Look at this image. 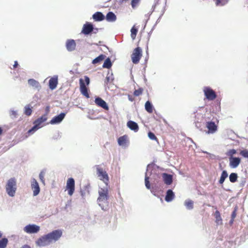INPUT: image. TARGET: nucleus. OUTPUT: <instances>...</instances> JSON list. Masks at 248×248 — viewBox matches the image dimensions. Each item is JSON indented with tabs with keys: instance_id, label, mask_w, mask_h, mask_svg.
I'll return each instance as SVG.
<instances>
[{
	"instance_id": "f257e3e1",
	"label": "nucleus",
	"mask_w": 248,
	"mask_h": 248,
	"mask_svg": "<svg viewBox=\"0 0 248 248\" xmlns=\"http://www.w3.org/2000/svg\"><path fill=\"white\" fill-rule=\"evenodd\" d=\"M99 196L97 199L98 205L101 209L106 211L108 208V186H105L103 187L99 188L98 190Z\"/></svg>"
},
{
	"instance_id": "f03ea898",
	"label": "nucleus",
	"mask_w": 248,
	"mask_h": 248,
	"mask_svg": "<svg viewBox=\"0 0 248 248\" xmlns=\"http://www.w3.org/2000/svg\"><path fill=\"white\" fill-rule=\"evenodd\" d=\"M17 189L16 180L15 177L9 179L5 185V190L7 194L11 197L15 195Z\"/></svg>"
},
{
	"instance_id": "7ed1b4c3",
	"label": "nucleus",
	"mask_w": 248,
	"mask_h": 248,
	"mask_svg": "<svg viewBox=\"0 0 248 248\" xmlns=\"http://www.w3.org/2000/svg\"><path fill=\"white\" fill-rule=\"evenodd\" d=\"M96 173L99 179L103 181L105 184V186H108V182L109 178L107 172L104 170L102 168H100L99 166H96Z\"/></svg>"
},
{
	"instance_id": "20e7f679",
	"label": "nucleus",
	"mask_w": 248,
	"mask_h": 248,
	"mask_svg": "<svg viewBox=\"0 0 248 248\" xmlns=\"http://www.w3.org/2000/svg\"><path fill=\"white\" fill-rule=\"evenodd\" d=\"M62 231L59 229L54 230L46 234L51 243L58 241L62 237Z\"/></svg>"
},
{
	"instance_id": "39448f33",
	"label": "nucleus",
	"mask_w": 248,
	"mask_h": 248,
	"mask_svg": "<svg viewBox=\"0 0 248 248\" xmlns=\"http://www.w3.org/2000/svg\"><path fill=\"white\" fill-rule=\"evenodd\" d=\"M203 92L206 98L209 101L214 100L217 97L216 92L210 87H204Z\"/></svg>"
},
{
	"instance_id": "423d86ee",
	"label": "nucleus",
	"mask_w": 248,
	"mask_h": 248,
	"mask_svg": "<svg viewBox=\"0 0 248 248\" xmlns=\"http://www.w3.org/2000/svg\"><path fill=\"white\" fill-rule=\"evenodd\" d=\"M142 56V49L140 47L135 48L132 54H131V59L132 62L134 64H137Z\"/></svg>"
},
{
	"instance_id": "0eeeda50",
	"label": "nucleus",
	"mask_w": 248,
	"mask_h": 248,
	"mask_svg": "<svg viewBox=\"0 0 248 248\" xmlns=\"http://www.w3.org/2000/svg\"><path fill=\"white\" fill-rule=\"evenodd\" d=\"M37 246L40 247H46L51 244L46 234L44 235L39 238L35 242Z\"/></svg>"
},
{
	"instance_id": "6e6552de",
	"label": "nucleus",
	"mask_w": 248,
	"mask_h": 248,
	"mask_svg": "<svg viewBox=\"0 0 248 248\" xmlns=\"http://www.w3.org/2000/svg\"><path fill=\"white\" fill-rule=\"evenodd\" d=\"M40 228L36 224H29L23 229L25 232L29 234L36 233L40 231Z\"/></svg>"
},
{
	"instance_id": "1a4fd4ad",
	"label": "nucleus",
	"mask_w": 248,
	"mask_h": 248,
	"mask_svg": "<svg viewBox=\"0 0 248 248\" xmlns=\"http://www.w3.org/2000/svg\"><path fill=\"white\" fill-rule=\"evenodd\" d=\"M93 31V25L91 22H86L83 26L81 33L85 35H89Z\"/></svg>"
},
{
	"instance_id": "9d476101",
	"label": "nucleus",
	"mask_w": 248,
	"mask_h": 248,
	"mask_svg": "<svg viewBox=\"0 0 248 248\" xmlns=\"http://www.w3.org/2000/svg\"><path fill=\"white\" fill-rule=\"evenodd\" d=\"M75 184V180L73 178H70L68 179L66 183V189L70 196H72L74 192Z\"/></svg>"
},
{
	"instance_id": "9b49d317",
	"label": "nucleus",
	"mask_w": 248,
	"mask_h": 248,
	"mask_svg": "<svg viewBox=\"0 0 248 248\" xmlns=\"http://www.w3.org/2000/svg\"><path fill=\"white\" fill-rule=\"evenodd\" d=\"M206 127L208 129V131L206 132L208 134H214L217 130V126L215 122L213 121H209L206 123Z\"/></svg>"
},
{
	"instance_id": "f8f14e48",
	"label": "nucleus",
	"mask_w": 248,
	"mask_h": 248,
	"mask_svg": "<svg viewBox=\"0 0 248 248\" xmlns=\"http://www.w3.org/2000/svg\"><path fill=\"white\" fill-rule=\"evenodd\" d=\"M31 188L33 190V195L36 196L39 194L40 188L38 183L36 180L32 178L31 180Z\"/></svg>"
},
{
	"instance_id": "ddd939ff",
	"label": "nucleus",
	"mask_w": 248,
	"mask_h": 248,
	"mask_svg": "<svg viewBox=\"0 0 248 248\" xmlns=\"http://www.w3.org/2000/svg\"><path fill=\"white\" fill-rule=\"evenodd\" d=\"M66 116L65 112H61L60 114L54 116L50 121L51 124H57L61 123Z\"/></svg>"
},
{
	"instance_id": "4468645a",
	"label": "nucleus",
	"mask_w": 248,
	"mask_h": 248,
	"mask_svg": "<svg viewBox=\"0 0 248 248\" xmlns=\"http://www.w3.org/2000/svg\"><path fill=\"white\" fill-rule=\"evenodd\" d=\"M65 47L67 50L69 52H72L76 49V43L74 39H67L65 43Z\"/></svg>"
},
{
	"instance_id": "2eb2a0df",
	"label": "nucleus",
	"mask_w": 248,
	"mask_h": 248,
	"mask_svg": "<svg viewBox=\"0 0 248 248\" xmlns=\"http://www.w3.org/2000/svg\"><path fill=\"white\" fill-rule=\"evenodd\" d=\"M94 102L96 105L103 108L105 110H108L109 109V107L107 103L101 97H96L95 98Z\"/></svg>"
},
{
	"instance_id": "dca6fc26",
	"label": "nucleus",
	"mask_w": 248,
	"mask_h": 248,
	"mask_svg": "<svg viewBox=\"0 0 248 248\" xmlns=\"http://www.w3.org/2000/svg\"><path fill=\"white\" fill-rule=\"evenodd\" d=\"M80 90L81 93L86 98H90L87 88L85 86V83L82 78L79 79Z\"/></svg>"
},
{
	"instance_id": "f3484780",
	"label": "nucleus",
	"mask_w": 248,
	"mask_h": 248,
	"mask_svg": "<svg viewBox=\"0 0 248 248\" xmlns=\"http://www.w3.org/2000/svg\"><path fill=\"white\" fill-rule=\"evenodd\" d=\"M229 166L231 168H236L241 162V158L239 157L229 158Z\"/></svg>"
},
{
	"instance_id": "a211bd4d",
	"label": "nucleus",
	"mask_w": 248,
	"mask_h": 248,
	"mask_svg": "<svg viewBox=\"0 0 248 248\" xmlns=\"http://www.w3.org/2000/svg\"><path fill=\"white\" fill-rule=\"evenodd\" d=\"M58 83V76H54L51 78L49 80L48 85L49 88L53 90L57 87Z\"/></svg>"
},
{
	"instance_id": "6ab92c4d",
	"label": "nucleus",
	"mask_w": 248,
	"mask_h": 248,
	"mask_svg": "<svg viewBox=\"0 0 248 248\" xmlns=\"http://www.w3.org/2000/svg\"><path fill=\"white\" fill-rule=\"evenodd\" d=\"M162 179L164 183L167 185H170L173 182V177L171 174L167 173L162 174Z\"/></svg>"
},
{
	"instance_id": "aec40b11",
	"label": "nucleus",
	"mask_w": 248,
	"mask_h": 248,
	"mask_svg": "<svg viewBox=\"0 0 248 248\" xmlns=\"http://www.w3.org/2000/svg\"><path fill=\"white\" fill-rule=\"evenodd\" d=\"M28 84L33 88L37 89L38 91H40L41 89V86L39 82L31 78L28 80Z\"/></svg>"
},
{
	"instance_id": "412c9836",
	"label": "nucleus",
	"mask_w": 248,
	"mask_h": 248,
	"mask_svg": "<svg viewBox=\"0 0 248 248\" xmlns=\"http://www.w3.org/2000/svg\"><path fill=\"white\" fill-rule=\"evenodd\" d=\"M127 127L131 130L136 132L138 131L139 127L138 124L133 121H128L127 123Z\"/></svg>"
},
{
	"instance_id": "4be33fe9",
	"label": "nucleus",
	"mask_w": 248,
	"mask_h": 248,
	"mask_svg": "<svg viewBox=\"0 0 248 248\" xmlns=\"http://www.w3.org/2000/svg\"><path fill=\"white\" fill-rule=\"evenodd\" d=\"M95 21H102L105 18V16L101 12H96L92 16Z\"/></svg>"
},
{
	"instance_id": "5701e85b",
	"label": "nucleus",
	"mask_w": 248,
	"mask_h": 248,
	"mask_svg": "<svg viewBox=\"0 0 248 248\" xmlns=\"http://www.w3.org/2000/svg\"><path fill=\"white\" fill-rule=\"evenodd\" d=\"M175 197V194L173 192V191L169 189H168L166 192V194L165 197V200L168 202H171L173 199Z\"/></svg>"
},
{
	"instance_id": "b1692460",
	"label": "nucleus",
	"mask_w": 248,
	"mask_h": 248,
	"mask_svg": "<svg viewBox=\"0 0 248 248\" xmlns=\"http://www.w3.org/2000/svg\"><path fill=\"white\" fill-rule=\"evenodd\" d=\"M46 120L47 118L46 116L45 115H42L34 121L33 122V124H35L39 127L41 128L42 124L46 121Z\"/></svg>"
},
{
	"instance_id": "393cba45",
	"label": "nucleus",
	"mask_w": 248,
	"mask_h": 248,
	"mask_svg": "<svg viewBox=\"0 0 248 248\" xmlns=\"http://www.w3.org/2000/svg\"><path fill=\"white\" fill-rule=\"evenodd\" d=\"M106 19L108 22H113L116 20L117 17L112 12H109L106 16Z\"/></svg>"
},
{
	"instance_id": "a878e982",
	"label": "nucleus",
	"mask_w": 248,
	"mask_h": 248,
	"mask_svg": "<svg viewBox=\"0 0 248 248\" xmlns=\"http://www.w3.org/2000/svg\"><path fill=\"white\" fill-rule=\"evenodd\" d=\"M154 107L150 101H147L145 104V109L148 113H152Z\"/></svg>"
},
{
	"instance_id": "bb28decb",
	"label": "nucleus",
	"mask_w": 248,
	"mask_h": 248,
	"mask_svg": "<svg viewBox=\"0 0 248 248\" xmlns=\"http://www.w3.org/2000/svg\"><path fill=\"white\" fill-rule=\"evenodd\" d=\"M127 139V136L125 135L121 136L118 139V143L120 146H124L126 144Z\"/></svg>"
},
{
	"instance_id": "cd10ccee",
	"label": "nucleus",
	"mask_w": 248,
	"mask_h": 248,
	"mask_svg": "<svg viewBox=\"0 0 248 248\" xmlns=\"http://www.w3.org/2000/svg\"><path fill=\"white\" fill-rule=\"evenodd\" d=\"M228 176V174L227 171L226 170H223L221 172V176L218 181L219 183L220 184H223Z\"/></svg>"
},
{
	"instance_id": "c85d7f7f",
	"label": "nucleus",
	"mask_w": 248,
	"mask_h": 248,
	"mask_svg": "<svg viewBox=\"0 0 248 248\" xmlns=\"http://www.w3.org/2000/svg\"><path fill=\"white\" fill-rule=\"evenodd\" d=\"M105 57L106 56L105 55L101 54L93 60L92 63L93 64L99 63L102 61Z\"/></svg>"
},
{
	"instance_id": "c756f323",
	"label": "nucleus",
	"mask_w": 248,
	"mask_h": 248,
	"mask_svg": "<svg viewBox=\"0 0 248 248\" xmlns=\"http://www.w3.org/2000/svg\"><path fill=\"white\" fill-rule=\"evenodd\" d=\"M112 65L111 60L108 57L105 60L102 66L104 68L109 69L111 67Z\"/></svg>"
},
{
	"instance_id": "7c9ffc66",
	"label": "nucleus",
	"mask_w": 248,
	"mask_h": 248,
	"mask_svg": "<svg viewBox=\"0 0 248 248\" xmlns=\"http://www.w3.org/2000/svg\"><path fill=\"white\" fill-rule=\"evenodd\" d=\"M184 205L187 210H192L193 208V202L191 200H186Z\"/></svg>"
},
{
	"instance_id": "2f4dec72",
	"label": "nucleus",
	"mask_w": 248,
	"mask_h": 248,
	"mask_svg": "<svg viewBox=\"0 0 248 248\" xmlns=\"http://www.w3.org/2000/svg\"><path fill=\"white\" fill-rule=\"evenodd\" d=\"M238 175L235 172L231 173L229 175V180L231 183H234L237 181Z\"/></svg>"
},
{
	"instance_id": "473e14b6",
	"label": "nucleus",
	"mask_w": 248,
	"mask_h": 248,
	"mask_svg": "<svg viewBox=\"0 0 248 248\" xmlns=\"http://www.w3.org/2000/svg\"><path fill=\"white\" fill-rule=\"evenodd\" d=\"M32 112L30 105H27L24 107V113L27 116H30Z\"/></svg>"
},
{
	"instance_id": "72a5a7b5",
	"label": "nucleus",
	"mask_w": 248,
	"mask_h": 248,
	"mask_svg": "<svg viewBox=\"0 0 248 248\" xmlns=\"http://www.w3.org/2000/svg\"><path fill=\"white\" fill-rule=\"evenodd\" d=\"M46 173V170L44 169L40 171V172L39 174V179L44 185H45V176Z\"/></svg>"
},
{
	"instance_id": "f704fd0d",
	"label": "nucleus",
	"mask_w": 248,
	"mask_h": 248,
	"mask_svg": "<svg viewBox=\"0 0 248 248\" xmlns=\"http://www.w3.org/2000/svg\"><path fill=\"white\" fill-rule=\"evenodd\" d=\"M8 243L7 238L4 237L0 239V248H6Z\"/></svg>"
},
{
	"instance_id": "c9c22d12",
	"label": "nucleus",
	"mask_w": 248,
	"mask_h": 248,
	"mask_svg": "<svg viewBox=\"0 0 248 248\" xmlns=\"http://www.w3.org/2000/svg\"><path fill=\"white\" fill-rule=\"evenodd\" d=\"M237 153V151L234 149H230L228 150L226 153V155H227L229 158H232L234 157L233 156L234 155H235Z\"/></svg>"
},
{
	"instance_id": "e433bc0d",
	"label": "nucleus",
	"mask_w": 248,
	"mask_h": 248,
	"mask_svg": "<svg viewBox=\"0 0 248 248\" xmlns=\"http://www.w3.org/2000/svg\"><path fill=\"white\" fill-rule=\"evenodd\" d=\"M216 222L219 224L221 223L222 219L220 216V213L217 210L215 213Z\"/></svg>"
},
{
	"instance_id": "4c0bfd02",
	"label": "nucleus",
	"mask_w": 248,
	"mask_h": 248,
	"mask_svg": "<svg viewBox=\"0 0 248 248\" xmlns=\"http://www.w3.org/2000/svg\"><path fill=\"white\" fill-rule=\"evenodd\" d=\"M145 185L147 189H151V187L149 182V177L148 176V172H146L145 176Z\"/></svg>"
},
{
	"instance_id": "58836bf2",
	"label": "nucleus",
	"mask_w": 248,
	"mask_h": 248,
	"mask_svg": "<svg viewBox=\"0 0 248 248\" xmlns=\"http://www.w3.org/2000/svg\"><path fill=\"white\" fill-rule=\"evenodd\" d=\"M113 74L112 73H110L109 72H108L106 79L105 80V83L108 84L110 81H112L113 80V78L112 77Z\"/></svg>"
},
{
	"instance_id": "ea45409f",
	"label": "nucleus",
	"mask_w": 248,
	"mask_h": 248,
	"mask_svg": "<svg viewBox=\"0 0 248 248\" xmlns=\"http://www.w3.org/2000/svg\"><path fill=\"white\" fill-rule=\"evenodd\" d=\"M131 36L133 39L136 38L137 33L138 32V29L133 26L131 29Z\"/></svg>"
},
{
	"instance_id": "a19ab883",
	"label": "nucleus",
	"mask_w": 248,
	"mask_h": 248,
	"mask_svg": "<svg viewBox=\"0 0 248 248\" xmlns=\"http://www.w3.org/2000/svg\"><path fill=\"white\" fill-rule=\"evenodd\" d=\"M196 111H194V114L195 115L194 117L195 118V126L197 128H200L201 127V123H199L198 120H196L197 116H201V114L199 113H197V115L195 114Z\"/></svg>"
},
{
	"instance_id": "79ce46f5",
	"label": "nucleus",
	"mask_w": 248,
	"mask_h": 248,
	"mask_svg": "<svg viewBox=\"0 0 248 248\" xmlns=\"http://www.w3.org/2000/svg\"><path fill=\"white\" fill-rule=\"evenodd\" d=\"M229 0H217L216 5L217 6H224L228 3Z\"/></svg>"
},
{
	"instance_id": "37998d69",
	"label": "nucleus",
	"mask_w": 248,
	"mask_h": 248,
	"mask_svg": "<svg viewBox=\"0 0 248 248\" xmlns=\"http://www.w3.org/2000/svg\"><path fill=\"white\" fill-rule=\"evenodd\" d=\"M39 128H40L34 124L33 126L30 130H28V133L29 134H32Z\"/></svg>"
},
{
	"instance_id": "c03bdc74",
	"label": "nucleus",
	"mask_w": 248,
	"mask_h": 248,
	"mask_svg": "<svg viewBox=\"0 0 248 248\" xmlns=\"http://www.w3.org/2000/svg\"><path fill=\"white\" fill-rule=\"evenodd\" d=\"M148 136L149 138L152 140H157V139L155 134L152 132H149L148 133Z\"/></svg>"
},
{
	"instance_id": "a18cd8bd",
	"label": "nucleus",
	"mask_w": 248,
	"mask_h": 248,
	"mask_svg": "<svg viewBox=\"0 0 248 248\" xmlns=\"http://www.w3.org/2000/svg\"><path fill=\"white\" fill-rule=\"evenodd\" d=\"M240 154L245 158H248V150L245 149L241 151Z\"/></svg>"
},
{
	"instance_id": "49530a36",
	"label": "nucleus",
	"mask_w": 248,
	"mask_h": 248,
	"mask_svg": "<svg viewBox=\"0 0 248 248\" xmlns=\"http://www.w3.org/2000/svg\"><path fill=\"white\" fill-rule=\"evenodd\" d=\"M143 91V89L142 88H139L138 90H136L134 92V95L136 96H138L140 95Z\"/></svg>"
},
{
	"instance_id": "de8ad7c7",
	"label": "nucleus",
	"mask_w": 248,
	"mask_h": 248,
	"mask_svg": "<svg viewBox=\"0 0 248 248\" xmlns=\"http://www.w3.org/2000/svg\"><path fill=\"white\" fill-rule=\"evenodd\" d=\"M140 0H132L131 4L133 8H135L139 3Z\"/></svg>"
},
{
	"instance_id": "09e8293b",
	"label": "nucleus",
	"mask_w": 248,
	"mask_h": 248,
	"mask_svg": "<svg viewBox=\"0 0 248 248\" xmlns=\"http://www.w3.org/2000/svg\"><path fill=\"white\" fill-rule=\"evenodd\" d=\"M246 183V178H242L239 183V187H243Z\"/></svg>"
},
{
	"instance_id": "8fccbe9b",
	"label": "nucleus",
	"mask_w": 248,
	"mask_h": 248,
	"mask_svg": "<svg viewBox=\"0 0 248 248\" xmlns=\"http://www.w3.org/2000/svg\"><path fill=\"white\" fill-rule=\"evenodd\" d=\"M202 152L205 154H207L209 155V158H210V159H216L217 158L216 156L214 154H210L206 151H203Z\"/></svg>"
},
{
	"instance_id": "3c124183",
	"label": "nucleus",
	"mask_w": 248,
	"mask_h": 248,
	"mask_svg": "<svg viewBox=\"0 0 248 248\" xmlns=\"http://www.w3.org/2000/svg\"><path fill=\"white\" fill-rule=\"evenodd\" d=\"M237 209V208L236 207H235L232 213L231 218H234L236 217Z\"/></svg>"
},
{
	"instance_id": "603ef678",
	"label": "nucleus",
	"mask_w": 248,
	"mask_h": 248,
	"mask_svg": "<svg viewBox=\"0 0 248 248\" xmlns=\"http://www.w3.org/2000/svg\"><path fill=\"white\" fill-rule=\"evenodd\" d=\"M10 115L11 116H14V118H16L17 115V111L16 110H14L13 109H11L10 110Z\"/></svg>"
},
{
	"instance_id": "864d4df0",
	"label": "nucleus",
	"mask_w": 248,
	"mask_h": 248,
	"mask_svg": "<svg viewBox=\"0 0 248 248\" xmlns=\"http://www.w3.org/2000/svg\"><path fill=\"white\" fill-rule=\"evenodd\" d=\"M84 78H85V82L87 86L89 85L90 83V78L88 76H86L84 77Z\"/></svg>"
},
{
	"instance_id": "5fc2aeb1",
	"label": "nucleus",
	"mask_w": 248,
	"mask_h": 248,
	"mask_svg": "<svg viewBox=\"0 0 248 248\" xmlns=\"http://www.w3.org/2000/svg\"><path fill=\"white\" fill-rule=\"evenodd\" d=\"M80 194H81V196H82V197L83 198H84V197H85V194H86L85 191L84 190H80Z\"/></svg>"
},
{
	"instance_id": "6e6d98bb",
	"label": "nucleus",
	"mask_w": 248,
	"mask_h": 248,
	"mask_svg": "<svg viewBox=\"0 0 248 248\" xmlns=\"http://www.w3.org/2000/svg\"><path fill=\"white\" fill-rule=\"evenodd\" d=\"M18 65V63L17 61H15L14 64L13 65L14 68H16V67H17Z\"/></svg>"
},
{
	"instance_id": "4d7b16f0",
	"label": "nucleus",
	"mask_w": 248,
	"mask_h": 248,
	"mask_svg": "<svg viewBox=\"0 0 248 248\" xmlns=\"http://www.w3.org/2000/svg\"><path fill=\"white\" fill-rule=\"evenodd\" d=\"M150 189L151 193H153L154 195H155V191L154 189V188L153 187L151 188V189Z\"/></svg>"
},
{
	"instance_id": "13d9d810",
	"label": "nucleus",
	"mask_w": 248,
	"mask_h": 248,
	"mask_svg": "<svg viewBox=\"0 0 248 248\" xmlns=\"http://www.w3.org/2000/svg\"><path fill=\"white\" fill-rule=\"evenodd\" d=\"M164 11H163L162 14L160 15V16H159V17L157 19V21H156V23L158 22L161 17V16H163V15L164 14Z\"/></svg>"
},
{
	"instance_id": "bf43d9fd",
	"label": "nucleus",
	"mask_w": 248,
	"mask_h": 248,
	"mask_svg": "<svg viewBox=\"0 0 248 248\" xmlns=\"http://www.w3.org/2000/svg\"><path fill=\"white\" fill-rule=\"evenodd\" d=\"M98 31V29L97 28H95L93 27V31L94 33H96Z\"/></svg>"
},
{
	"instance_id": "052dcab7",
	"label": "nucleus",
	"mask_w": 248,
	"mask_h": 248,
	"mask_svg": "<svg viewBox=\"0 0 248 248\" xmlns=\"http://www.w3.org/2000/svg\"><path fill=\"white\" fill-rule=\"evenodd\" d=\"M21 248H31V247L27 245H24Z\"/></svg>"
},
{
	"instance_id": "680f3d73",
	"label": "nucleus",
	"mask_w": 248,
	"mask_h": 248,
	"mask_svg": "<svg viewBox=\"0 0 248 248\" xmlns=\"http://www.w3.org/2000/svg\"><path fill=\"white\" fill-rule=\"evenodd\" d=\"M233 221H234V218H231V219L229 221L230 224H232L233 222Z\"/></svg>"
},
{
	"instance_id": "e2e57ef3",
	"label": "nucleus",
	"mask_w": 248,
	"mask_h": 248,
	"mask_svg": "<svg viewBox=\"0 0 248 248\" xmlns=\"http://www.w3.org/2000/svg\"><path fill=\"white\" fill-rule=\"evenodd\" d=\"M3 131L2 129L0 127V135L2 134Z\"/></svg>"
},
{
	"instance_id": "0e129e2a",
	"label": "nucleus",
	"mask_w": 248,
	"mask_h": 248,
	"mask_svg": "<svg viewBox=\"0 0 248 248\" xmlns=\"http://www.w3.org/2000/svg\"><path fill=\"white\" fill-rule=\"evenodd\" d=\"M49 107L47 106L46 107V110L47 111H49Z\"/></svg>"
},
{
	"instance_id": "69168bd1",
	"label": "nucleus",
	"mask_w": 248,
	"mask_h": 248,
	"mask_svg": "<svg viewBox=\"0 0 248 248\" xmlns=\"http://www.w3.org/2000/svg\"><path fill=\"white\" fill-rule=\"evenodd\" d=\"M119 1L120 3H122L124 1H125V0H119Z\"/></svg>"
},
{
	"instance_id": "338daca9",
	"label": "nucleus",
	"mask_w": 248,
	"mask_h": 248,
	"mask_svg": "<svg viewBox=\"0 0 248 248\" xmlns=\"http://www.w3.org/2000/svg\"><path fill=\"white\" fill-rule=\"evenodd\" d=\"M225 190L227 191H230V190L229 189H225Z\"/></svg>"
},
{
	"instance_id": "774afa93",
	"label": "nucleus",
	"mask_w": 248,
	"mask_h": 248,
	"mask_svg": "<svg viewBox=\"0 0 248 248\" xmlns=\"http://www.w3.org/2000/svg\"><path fill=\"white\" fill-rule=\"evenodd\" d=\"M144 80L145 82H146L147 81V79L145 78H144Z\"/></svg>"
}]
</instances>
